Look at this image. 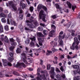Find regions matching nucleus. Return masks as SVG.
I'll list each match as a JSON object with an SVG mask.
<instances>
[{"mask_svg": "<svg viewBox=\"0 0 80 80\" xmlns=\"http://www.w3.org/2000/svg\"><path fill=\"white\" fill-rule=\"evenodd\" d=\"M74 42H73L72 45L70 47V48L72 50H74L75 49L78 50L79 48V47L78 46V45L80 42L78 41L77 38H74Z\"/></svg>", "mask_w": 80, "mask_h": 80, "instance_id": "nucleus-1", "label": "nucleus"}, {"mask_svg": "<svg viewBox=\"0 0 80 80\" xmlns=\"http://www.w3.org/2000/svg\"><path fill=\"white\" fill-rule=\"evenodd\" d=\"M37 75L38 76V77H36L37 80H42V79L45 80L46 79V77H47L48 76V74L47 72L45 74L43 72H42L41 75L39 72H38ZM45 75L46 77H45Z\"/></svg>", "mask_w": 80, "mask_h": 80, "instance_id": "nucleus-2", "label": "nucleus"}, {"mask_svg": "<svg viewBox=\"0 0 80 80\" xmlns=\"http://www.w3.org/2000/svg\"><path fill=\"white\" fill-rule=\"evenodd\" d=\"M39 18L40 19H42V21L44 22H46L45 20V17H46V14L43 10H41L39 12Z\"/></svg>", "mask_w": 80, "mask_h": 80, "instance_id": "nucleus-3", "label": "nucleus"}, {"mask_svg": "<svg viewBox=\"0 0 80 80\" xmlns=\"http://www.w3.org/2000/svg\"><path fill=\"white\" fill-rule=\"evenodd\" d=\"M65 34H64L62 36L61 35H59L58 42L60 46L63 47V41L62 40V39L65 38Z\"/></svg>", "mask_w": 80, "mask_h": 80, "instance_id": "nucleus-4", "label": "nucleus"}, {"mask_svg": "<svg viewBox=\"0 0 80 80\" xmlns=\"http://www.w3.org/2000/svg\"><path fill=\"white\" fill-rule=\"evenodd\" d=\"M26 53H27L26 52H23L21 54V57L22 58H23V62L25 63L26 64H27L28 65H30V63H28L27 60H26V59H27Z\"/></svg>", "mask_w": 80, "mask_h": 80, "instance_id": "nucleus-5", "label": "nucleus"}, {"mask_svg": "<svg viewBox=\"0 0 80 80\" xmlns=\"http://www.w3.org/2000/svg\"><path fill=\"white\" fill-rule=\"evenodd\" d=\"M30 39L32 41L29 44L30 47H35V44L33 42H35V41L36 40L35 37L33 36H32L30 38Z\"/></svg>", "mask_w": 80, "mask_h": 80, "instance_id": "nucleus-6", "label": "nucleus"}, {"mask_svg": "<svg viewBox=\"0 0 80 80\" xmlns=\"http://www.w3.org/2000/svg\"><path fill=\"white\" fill-rule=\"evenodd\" d=\"M26 65L24 64V63L18 62L17 64L16 65V67H19V68H21L22 67H24L25 68L26 67Z\"/></svg>", "mask_w": 80, "mask_h": 80, "instance_id": "nucleus-7", "label": "nucleus"}, {"mask_svg": "<svg viewBox=\"0 0 80 80\" xmlns=\"http://www.w3.org/2000/svg\"><path fill=\"white\" fill-rule=\"evenodd\" d=\"M2 60L3 63V65H4V66H7V65H9V66L11 67V66L12 65V64H11V63L10 62L7 63V61L6 59H2Z\"/></svg>", "mask_w": 80, "mask_h": 80, "instance_id": "nucleus-8", "label": "nucleus"}, {"mask_svg": "<svg viewBox=\"0 0 80 80\" xmlns=\"http://www.w3.org/2000/svg\"><path fill=\"white\" fill-rule=\"evenodd\" d=\"M26 22L27 23V26H28V27H29L30 28H33L35 27V26L33 25L32 23V22H30L29 20H27Z\"/></svg>", "mask_w": 80, "mask_h": 80, "instance_id": "nucleus-9", "label": "nucleus"}, {"mask_svg": "<svg viewBox=\"0 0 80 80\" xmlns=\"http://www.w3.org/2000/svg\"><path fill=\"white\" fill-rule=\"evenodd\" d=\"M38 42H39V45H40L41 46H42V42H43L44 41V39H43V38H39L38 37Z\"/></svg>", "mask_w": 80, "mask_h": 80, "instance_id": "nucleus-10", "label": "nucleus"}, {"mask_svg": "<svg viewBox=\"0 0 80 80\" xmlns=\"http://www.w3.org/2000/svg\"><path fill=\"white\" fill-rule=\"evenodd\" d=\"M9 4L10 5H11L13 10L15 11V10H17V7H15V5L13 3V2L12 1H10L9 2Z\"/></svg>", "mask_w": 80, "mask_h": 80, "instance_id": "nucleus-11", "label": "nucleus"}, {"mask_svg": "<svg viewBox=\"0 0 80 80\" xmlns=\"http://www.w3.org/2000/svg\"><path fill=\"white\" fill-rule=\"evenodd\" d=\"M19 19L20 20H22L23 19V14H21L23 13V11L22 10V8H20L19 9Z\"/></svg>", "mask_w": 80, "mask_h": 80, "instance_id": "nucleus-12", "label": "nucleus"}, {"mask_svg": "<svg viewBox=\"0 0 80 80\" xmlns=\"http://www.w3.org/2000/svg\"><path fill=\"white\" fill-rule=\"evenodd\" d=\"M1 37H2V38H1V40L2 41H3V40H4L5 42H6L7 43H8V38H7V37L6 36H5V38H4V39H3V38H2L3 37H4V35L2 34V35H1Z\"/></svg>", "mask_w": 80, "mask_h": 80, "instance_id": "nucleus-13", "label": "nucleus"}, {"mask_svg": "<svg viewBox=\"0 0 80 80\" xmlns=\"http://www.w3.org/2000/svg\"><path fill=\"white\" fill-rule=\"evenodd\" d=\"M55 68H54L52 67L51 68V70L49 71V73L50 74H53V75H56L55 72Z\"/></svg>", "mask_w": 80, "mask_h": 80, "instance_id": "nucleus-14", "label": "nucleus"}, {"mask_svg": "<svg viewBox=\"0 0 80 80\" xmlns=\"http://www.w3.org/2000/svg\"><path fill=\"white\" fill-rule=\"evenodd\" d=\"M55 32V30H52L50 32L49 34V36L51 37H53V35H54V33Z\"/></svg>", "mask_w": 80, "mask_h": 80, "instance_id": "nucleus-15", "label": "nucleus"}, {"mask_svg": "<svg viewBox=\"0 0 80 80\" xmlns=\"http://www.w3.org/2000/svg\"><path fill=\"white\" fill-rule=\"evenodd\" d=\"M56 7L57 9V12H59L60 10H61V8L60 7V5L58 4H55Z\"/></svg>", "mask_w": 80, "mask_h": 80, "instance_id": "nucleus-16", "label": "nucleus"}, {"mask_svg": "<svg viewBox=\"0 0 80 80\" xmlns=\"http://www.w3.org/2000/svg\"><path fill=\"white\" fill-rule=\"evenodd\" d=\"M10 22L12 25H14V26H17V23L14 21H13L12 19H10Z\"/></svg>", "mask_w": 80, "mask_h": 80, "instance_id": "nucleus-17", "label": "nucleus"}, {"mask_svg": "<svg viewBox=\"0 0 80 80\" xmlns=\"http://www.w3.org/2000/svg\"><path fill=\"white\" fill-rule=\"evenodd\" d=\"M56 77L57 79L60 80H63V79L62 78L61 76L59 74H57L56 75Z\"/></svg>", "mask_w": 80, "mask_h": 80, "instance_id": "nucleus-18", "label": "nucleus"}, {"mask_svg": "<svg viewBox=\"0 0 80 80\" xmlns=\"http://www.w3.org/2000/svg\"><path fill=\"white\" fill-rule=\"evenodd\" d=\"M66 3H67V5H68L69 8H72V4L70 3V2L68 1H67Z\"/></svg>", "mask_w": 80, "mask_h": 80, "instance_id": "nucleus-19", "label": "nucleus"}, {"mask_svg": "<svg viewBox=\"0 0 80 80\" xmlns=\"http://www.w3.org/2000/svg\"><path fill=\"white\" fill-rule=\"evenodd\" d=\"M43 6L42 5V4H39L38 5V10H40V9H42V8H43Z\"/></svg>", "mask_w": 80, "mask_h": 80, "instance_id": "nucleus-20", "label": "nucleus"}, {"mask_svg": "<svg viewBox=\"0 0 80 80\" xmlns=\"http://www.w3.org/2000/svg\"><path fill=\"white\" fill-rule=\"evenodd\" d=\"M20 4H21V6L22 7V9H23L25 8L26 6L25 4L22 3V2H20Z\"/></svg>", "mask_w": 80, "mask_h": 80, "instance_id": "nucleus-21", "label": "nucleus"}, {"mask_svg": "<svg viewBox=\"0 0 80 80\" xmlns=\"http://www.w3.org/2000/svg\"><path fill=\"white\" fill-rule=\"evenodd\" d=\"M2 32H3V29L2 26L1 25L0 22V33H2Z\"/></svg>", "mask_w": 80, "mask_h": 80, "instance_id": "nucleus-22", "label": "nucleus"}, {"mask_svg": "<svg viewBox=\"0 0 80 80\" xmlns=\"http://www.w3.org/2000/svg\"><path fill=\"white\" fill-rule=\"evenodd\" d=\"M52 53V51L48 50L47 51V52L46 53L47 55H50V54Z\"/></svg>", "mask_w": 80, "mask_h": 80, "instance_id": "nucleus-23", "label": "nucleus"}, {"mask_svg": "<svg viewBox=\"0 0 80 80\" xmlns=\"http://www.w3.org/2000/svg\"><path fill=\"white\" fill-rule=\"evenodd\" d=\"M0 17H6V15L3 12L0 13Z\"/></svg>", "mask_w": 80, "mask_h": 80, "instance_id": "nucleus-24", "label": "nucleus"}, {"mask_svg": "<svg viewBox=\"0 0 80 80\" xmlns=\"http://www.w3.org/2000/svg\"><path fill=\"white\" fill-rule=\"evenodd\" d=\"M43 33L45 35H48V31L47 30H44L43 31Z\"/></svg>", "mask_w": 80, "mask_h": 80, "instance_id": "nucleus-25", "label": "nucleus"}, {"mask_svg": "<svg viewBox=\"0 0 80 80\" xmlns=\"http://www.w3.org/2000/svg\"><path fill=\"white\" fill-rule=\"evenodd\" d=\"M73 68L74 69H77V68H79V66L78 65H73Z\"/></svg>", "mask_w": 80, "mask_h": 80, "instance_id": "nucleus-26", "label": "nucleus"}, {"mask_svg": "<svg viewBox=\"0 0 80 80\" xmlns=\"http://www.w3.org/2000/svg\"><path fill=\"white\" fill-rule=\"evenodd\" d=\"M37 35L39 37H42L43 36V34L41 32H37Z\"/></svg>", "mask_w": 80, "mask_h": 80, "instance_id": "nucleus-27", "label": "nucleus"}, {"mask_svg": "<svg viewBox=\"0 0 80 80\" xmlns=\"http://www.w3.org/2000/svg\"><path fill=\"white\" fill-rule=\"evenodd\" d=\"M74 79L75 80H80V76H78L77 77H75Z\"/></svg>", "mask_w": 80, "mask_h": 80, "instance_id": "nucleus-28", "label": "nucleus"}, {"mask_svg": "<svg viewBox=\"0 0 80 80\" xmlns=\"http://www.w3.org/2000/svg\"><path fill=\"white\" fill-rule=\"evenodd\" d=\"M19 28H20L21 32H23V26H22V25H20L19 26Z\"/></svg>", "mask_w": 80, "mask_h": 80, "instance_id": "nucleus-29", "label": "nucleus"}, {"mask_svg": "<svg viewBox=\"0 0 80 80\" xmlns=\"http://www.w3.org/2000/svg\"><path fill=\"white\" fill-rule=\"evenodd\" d=\"M22 52V50L20 48H18L16 50V52L17 53H20Z\"/></svg>", "mask_w": 80, "mask_h": 80, "instance_id": "nucleus-30", "label": "nucleus"}, {"mask_svg": "<svg viewBox=\"0 0 80 80\" xmlns=\"http://www.w3.org/2000/svg\"><path fill=\"white\" fill-rule=\"evenodd\" d=\"M38 30L39 31H43V28L42 27H39L38 28Z\"/></svg>", "mask_w": 80, "mask_h": 80, "instance_id": "nucleus-31", "label": "nucleus"}, {"mask_svg": "<svg viewBox=\"0 0 80 80\" xmlns=\"http://www.w3.org/2000/svg\"><path fill=\"white\" fill-rule=\"evenodd\" d=\"M30 39H27L25 41V43L26 44H28L30 43Z\"/></svg>", "mask_w": 80, "mask_h": 80, "instance_id": "nucleus-32", "label": "nucleus"}, {"mask_svg": "<svg viewBox=\"0 0 80 80\" xmlns=\"http://www.w3.org/2000/svg\"><path fill=\"white\" fill-rule=\"evenodd\" d=\"M51 27L52 29H54V30H55V29H56V26L52 24Z\"/></svg>", "mask_w": 80, "mask_h": 80, "instance_id": "nucleus-33", "label": "nucleus"}, {"mask_svg": "<svg viewBox=\"0 0 80 80\" xmlns=\"http://www.w3.org/2000/svg\"><path fill=\"white\" fill-rule=\"evenodd\" d=\"M1 22L3 23H5L6 22V19L5 18H2L1 19Z\"/></svg>", "mask_w": 80, "mask_h": 80, "instance_id": "nucleus-34", "label": "nucleus"}, {"mask_svg": "<svg viewBox=\"0 0 80 80\" xmlns=\"http://www.w3.org/2000/svg\"><path fill=\"white\" fill-rule=\"evenodd\" d=\"M28 59L29 62H30V63H32L33 62V60L32 58H28Z\"/></svg>", "mask_w": 80, "mask_h": 80, "instance_id": "nucleus-35", "label": "nucleus"}, {"mask_svg": "<svg viewBox=\"0 0 80 80\" xmlns=\"http://www.w3.org/2000/svg\"><path fill=\"white\" fill-rule=\"evenodd\" d=\"M50 67H51V65L50 64H48L47 65V70H50Z\"/></svg>", "mask_w": 80, "mask_h": 80, "instance_id": "nucleus-36", "label": "nucleus"}, {"mask_svg": "<svg viewBox=\"0 0 80 80\" xmlns=\"http://www.w3.org/2000/svg\"><path fill=\"white\" fill-rule=\"evenodd\" d=\"M29 10L31 12H32L33 11V7L31 6L30 7Z\"/></svg>", "mask_w": 80, "mask_h": 80, "instance_id": "nucleus-37", "label": "nucleus"}, {"mask_svg": "<svg viewBox=\"0 0 80 80\" xmlns=\"http://www.w3.org/2000/svg\"><path fill=\"white\" fill-rule=\"evenodd\" d=\"M12 60H13V58H11L10 57H9L8 58V60L9 62H12Z\"/></svg>", "mask_w": 80, "mask_h": 80, "instance_id": "nucleus-38", "label": "nucleus"}, {"mask_svg": "<svg viewBox=\"0 0 80 80\" xmlns=\"http://www.w3.org/2000/svg\"><path fill=\"white\" fill-rule=\"evenodd\" d=\"M42 9L43 10H44L45 12H47V7H46L44 6H43L42 7Z\"/></svg>", "mask_w": 80, "mask_h": 80, "instance_id": "nucleus-39", "label": "nucleus"}, {"mask_svg": "<svg viewBox=\"0 0 80 80\" xmlns=\"http://www.w3.org/2000/svg\"><path fill=\"white\" fill-rule=\"evenodd\" d=\"M55 44V42L53 41H52L51 42V45L53 47H55V46L54 45Z\"/></svg>", "mask_w": 80, "mask_h": 80, "instance_id": "nucleus-40", "label": "nucleus"}, {"mask_svg": "<svg viewBox=\"0 0 80 80\" xmlns=\"http://www.w3.org/2000/svg\"><path fill=\"white\" fill-rule=\"evenodd\" d=\"M75 8H76V6L75 5H73L72 7V9L73 11H74V10L75 9Z\"/></svg>", "mask_w": 80, "mask_h": 80, "instance_id": "nucleus-41", "label": "nucleus"}, {"mask_svg": "<svg viewBox=\"0 0 80 80\" xmlns=\"http://www.w3.org/2000/svg\"><path fill=\"white\" fill-rule=\"evenodd\" d=\"M75 58V57H73V58H72V57H71L69 55H68L67 56L68 59H71V58Z\"/></svg>", "mask_w": 80, "mask_h": 80, "instance_id": "nucleus-42", "label": "nucleus"}, {"mask_svg": "<svg viewBox=\"0 0 80 80\" xmlns=\"http://www.w3.org/2000/svg\"><path fill=\"white\" fill-rule=\"evenodd\" d=\"M9 40H10V42H11L12 43H13V42H14V41H15V40H14V39H13V38H10L9 39Z\"/></svg>", "mask_w": 80, "mask_h": 80, "instance_id": "nucleus-43", "label": "nucleus"}, {"mask_svg": "<svg viewBox=\"0 0 80 80\" xmlns=\"http://www.w3.org/2000/svg\"><path fill=\"white\" fill-rule=\"evenodd\" d=\"M14 47H11L9 48V50L11 51H12V50H13V49H14Z\"/></svg>", "mask_w": 80, "mask_h": 80, "instance_id": "nucleus-44", "label": "nucleus"}, {"mask_svg": "<svg viewBox=\"0 0 80 80\" xmlns=\"http://www.w3.org/2000/svg\"><path fill=\"white\" fill-rule=\"evenodd\" d=\"M60 70L62 71V72H64V69L63 68V66H61L60 68Z\"/></svg>", "mask_w": 80, "mask_h": 80, "instance_id": "nucleus-45", "label": "nucleus"}, {"mask_svg": "<svg viewBox=\"0 0 80 80\" xmlns=\"http://www.w3.org/2000/svg\"><path fill=\"white\" fill-rule=\"evenodd\" d=\"M72 33L71 34V35L72 36H74V35H75V33L74 32H75V31L73 30H72Z\"/></svg>", "mask_w": 80, "mask_h": 80, "instance_id": "nucleus-46", "label": "nucleus"}, {"mask_svg": "<svg viewBox=\"0 0 80 80\" xmlns=\"http://www.w3.org/2000/svg\"><path fill=\"white\" fill-rule=\"evenodd\" d=\"M9 55L11 57H13V52H10L9 53Z\"/></svg>", "mask_w": 80, "mask_h": 80, "instance_id": "nucleus-47", "label": "nucleus"}, {"mask_svg": "<svg viewBox=\"0 0 80 80\" xmlns=\"http://www.w3.org/2000/svg\"><path fill=\"white\" fill-rule=\"evenodd\" d=\"M52 18H53V19H55V18H57V16H56V15H53L51 16Z\"/></svg>", "mask_w": 80, "mask_h": 80, "instance_id": "nucleus-48", "label": "nucleus"}, {"mask_svg": "<svg viewBox=\"0 0 80 80\" xmlns=\"http://www.w3.org/2000/svg\"><path fill=\"white\" fill-rule=\"evenodd\" d=\"M17 44L16 42H13V43H11V45H12V46H15V45H17Z\"/></svg>", "mask_w": 80, "mask_h": 80, "instance_id": "nucleus-49", "label": "nucleus"}, {"mask_svg": "<svg viewBox=\"0 0 80 80\" xmlns=\"http://www.w3.org/2000/svg\"><path fill=\"white\" fill-rule=\"evenodd\" d=\"M52 50L53 52H56L58 51V50L55 49V48H53L52 49Z\"/></svg>", "mask_w": 80, "mask_h": 80, "instance_id": "nucleus-50", "label": "nucleus"}, {"mask_svg": "<svg viewBox=\"0 0 80 80\" xmlns=\"http://www.w3.org/2000/svg\"><path fill=\"white\" fill-rule=\"evenodd\" d=\"M77 72L78 74H80V69L78 68L77 70Z\"/></svg>", "mask_w": 80, "mask_h": 80, "instance_id": "nucleus-51", "label": "nucleus"}, {"mask_svg": "<svg viewBox=\"0 0 80 80\" xmlns=\"http://www.w3.org/2000/svg\"><path fill=\"white\" fill-rule=\"evenodd\" d=\"M5 30H8V26L6 25L5 27Z\"/></svg>", "mask_w": 80, "mask_h": 80, "instance_id": "nucleus-52", "label": "nucleus"}, {"mask_svg": "<svg viewBox=\"0 0 80 80\" xmlns=\"http://www.w3.org/2000/svg\"><path fill=\"white\" fill-rule=\"evenodd\" d=\"M56 71L57 72H60V71L59 69L57 68H56Z\"/></svg>", "mask_w": 80, "mask_h": 80, "instance_id": "nucleus-53", "label": "nucleus"}, {"mask_svg": "<svg viewBox=\"0 0 80 80\" xmlns=\"http://www.w3.org/2000/svg\"><path fill=\"white\" fill-rule=\"evenodd\" d=\"M25 15L27 17H30V14L29 13H26L25 14Z\"/></svg>", "mask_w": 80, "mask_h": 80, "instance_id": "nucleus-54", "label": "nucleus"}, {"mask_svg": "<svg viewBox=\"0 0 80 80\" xmlns=\"http://www.w3.org/2000/svg\"><path fill=\"white\" fill-rule=\"evenodd\" d=\"M71 25V24H70V22L68 23L67 25V28H69V27H70Z\"/></svg>", "mask_w": 80, "mask_h": 80, "instance_id": "nucleus-55", "label": "nucleus"}, {"mask_svg": "<svg viewBox=\"0 0 80 80\" xmlns=\"http://www.w3.org/2000/svg\"><path fill=\"white\" fill-rule=\"evenodd\" d=\"M17 42L18 43H20V39L18 38H17Z\"/></svg>", "mask_w": 80, "mask_h": 80, "instance_id": "nucleus-56", "label": "nucleus"}, {"mask_svg": "<svg viewBox=\"0 0 80 80\" xmlns=\"http://www.w3.org/2000/svg\"><path fill=\"white\" fill-rule=\"evenodd\" d=\"M61 77V78H63V79H64V78H66L64 74H62V77Z\"/></svg>", "mask_w": 80, "mask_h": 80, "instance_id": "nucleus-57", "label": "nucleus"}, {"mask_svg": "<svg viewBox=\"0 0 80 80\" xmlns=\"http://www.w3.org/2000/svg\"><path fill=\"white\" fill-rule=\"evenodd\" d=\"M53 75H55L52 74V75H51V77L52 78V79H54V76Z\"/></svg>", "mask_w": 80, "mask_h": 80, "instance_id": "nucleus-58", "label": "nucleus"}, {"mask_svg": "<svg viewBox=\"0 0 80 80\" xmlns=\"http://www.w3.org/2000/svg\"><path fill=\"white\" fill-rule=\"evenodd\" d=\"M60 58H65V57H64V54L63 55H61Z\"/></svg>", "mask_w": 80, "mask_h": 80, "instance_id": "nucleus-59", "label": "nucleus"}, {"mask_svg": "<svg viewBox=\"0 0 80 80\" xmlns=\"http://www.w3.org/2000/svg\"><path fill=\"white\" fill-rule=\"evenodd\" d=\"M40 63L41 65H43V60L42 59L40 60Z\"/></svg>", "mask_w": 80, "mask_h": 80, "instance_id": "nucleus-60", "label": "nucleus"}, {"mask_svg": "<svg viewBox=\"0 0 80 80\" xmlns=\"http://www.w3.org/2000/svg\"><path fill=\"white\" fill-rule=\"evenodd\" d=\"M23 75L25 77H27V74H26L23 73Z\"/></svg>", "mask_w": 80, "mask_h": 80, "instance_id": "nucleus-61", "label": "nucleus"}, {"mask_svg": "<svg viewBox=\"0 0 80 80\" xmlns=\"http://www.w3.org/2000/svg\"><path fill=\"white\" fill-rule=\"evenodd\" d=\"M8 16L9 18H11V17H12V15H11V13H10L8 15Z\"/></svg>", "mask_w": 80, "mask_h": 80, "instance_id": "nucleus-62", "label": "nucleus"}, {"mask_svg": "<svg viewBox=\"0 0 80 80\" xmlns=\"http://www.w3.org/2000/svg\"><path fill=\"white\" fill-rule=\"evenodd\" d=\"M40 25L41 26H42V27H45V24H43L42 23H41L40 24Z\"/></svg>", "mask_w": 80, "mask_h": 80, "instance_id": "nucleus-63", "label": "nucleus"}, {"mask_svg": "<svg viewBox=\"0 0 80 80\" xmlns=\"http://www.w3.org/2000/svg\"><path fill=\"white\" fill-rule=\"evenodd\" d=\"M63 32L62 31H61L59 33V34H60L59 35H63Z\"/></svg>", "mask_w": 80, "mask_h": 80, "instance_id": "nucleus-64", "label": "nucleus"}]
</instances>
